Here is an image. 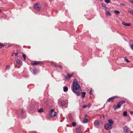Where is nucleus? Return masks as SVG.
Returning <instances> with one entry per match:
<instances>
[{
    "instance_id": "obj_1",
    "label": "nucleus",
    "mask_w": 133,
    "mask_h": 133,
    "mask_svg": "<svg viewBox=\"0 0 133 133\" xmlns=\"http://www.w3.org/2000/svg\"><path fill=\"white\" fill-rule=\"evenodd\" d=\"M72 88V90L74 92L79 96L81 93L82 90L80 87L78 83V81L76 79L74 80L73 82Z\"/></svg>"
},
{
    "instance_id": "obj_2",
    "label": "nucleus",
    "mask_w": 133,
    "mask_h": 133,
    "mask_svg": "<svg viewBox=\"0 0 133 133\" xmlns=\"http://www.w3.org/2000/svg\"><path fill=\"white\" fill-rule=\"evenodd\" d=\"M84 130L83 127L79 126L76 128L75 129V131L77 133H81Z\"/></svg>"
},
{
    "instance_id": "obj_3",
    "label": "nucleus",
    "mask_w": 133,
    "mask_h": 133,
    "mask_svg": "<svg viewBox=\"0 0 133 133\" xmlns=\"http://www.w3.org/2000/svg\"><path fill=\"white\" fill-rule=\"evenodd\" d=\"M73 75L74 74H69L68 73L66 75H65V79L67 81L70 80L71 78Z\"/></svg>"
},
{
    "instance_id": "obj_4",
    "label": "nucleus",
    "mask_w": 133,
    "mask_h": 133,
    "mask_svg": "<svg viewBox=\"0 0 133 133\" xmlns=\"http://www.w3.org/2000/svg\"><path fill=\"white\" fill-rule=\"evenodd\" d=\"M112 126L108 123L105 124L104 125L105 129L107 130L111 129L112 128Z\"/></svg>"
},
{
    "instance_id": "obj_5",
    "label": "nucleus",
    "mask_w": 133,
    "mask_h": 133,
    "mask_svg": "<svg viewBox=\"0 0 133 133\" xmlns=\"http://www.w3.org/2000/svg\"><path fill=\"white\" fill-rule=\"evenodd\" d=\"M54 109H52L50 110V115L52 117L55 116L56 115V112L54 111Z\"/></svg>"
},
{
    "instance_id": "obj_6",
    "label": "nucleus",
    "mask_w": 133,
    "mask_h": 133,
    "mask_svg": "<svg viewBox=\"0 0 133 133\" xmlns=\"http://www.w3.org/2000/svg\"><path fill=\"white\" fill-rule=\"evenodd\" d=\"M32 65H35L38 64H43V62L42 61H36L35 62H32L31 63Z\"/></svg>"
},
{
    "instance_id": "obj_7",
    "label": "nucleus",
    "mask_w": 133,
    "mask_h": 133,
    "mask_svg": "<svg viewBox=\"0 0 133 133\" xmlns=\"http://www.w3.org/2000/svg\"><path fill=\"white\" fill-rule=\"evenodd\" d=\"M34 8L38 10H39L40 9V5L38 3L35 4L34 6Z\"/></svg>"
},
{
    "instance_id": "obj_8",
    "label": "nucleus",
    "mask_w": 133,
    "mask_h": 133,
    "mask_svg": "<svg viewBox=\"0 0 133 133\" xmlns=\"http://www.w3.org/2000/svg\"><path fill=\"white\" fill-rule=\"evenodd\" d=\"M116 97H117L116 96H114L112 97H110L107 99V102H112Z\"/></svg>"
},
{
    "instance_id": "obj_9",
    "label": "nucleus",
    "mask_w": 133,
    "mask_h": 133,
    "mask_svg": "<svg viewBox=\"0 0 133 133\" xmlns=\"http://www.w3.org/2000/svg\"><path fill=\"white\" fill-rule=\"evenodd\" d=\"M100 124V122L99 121L96 120L94 122V125L97 128Z\"/></svg>"
},
{
    "instance_id": "obj_10",
    "label": "nucleus",
    "mask_w": 133,
    "mask_h": 133,
    "mask_svg": "<svg viewBox=\"0 0 133 133\" xmlns=\"http://www.w3.org/2000/svg\"><path fill=\"white\" fill-rule=\"evenodd\" d=\"M124 131L125 133H127L128 131H130V129L127 126H125L123 128Z\"/></svg>"
},
{
    "instance_id": "obj_11",
    "label": "nucleus",
    "mask_w": 133,
    "mask_h": 133,
    "mask_svg": "<svg viewBox=\"0 0 133 133\" xmlns=\"http://www.w3.org/2000/svg\"><path fill=\"white\" fill-rule=\"evenodd\" d=\"M16 63L18 67H19L22 65V63L21 62L20 60L19 59H17L16 61Z\"/></svg>"
},
{
    "instance_id": "obj_12",
    "label": "nucleus",
    "mask_w": 133,
    "mask_h": 133,
    "mask_svg": "<svg viewBox=\"0 0 133 133\" xmlns=\"http://www.w3.org/2000/svg\"><path fill=\"white\" fill-rule=\"evenodd\" d=\"M61 105L63 106H64L65 107H67V105L65 103V102L63 101H61Z\"/></svg>"
},
{
    "instance_id": "obj_13",
    "label": "nucleus",
    "mask_w": 133,
    "mask_h": 133,
    "mask_svg": "<svg viewBox=\"0 0 133 133\" xmlns=\"http://www.w3.org/2000/svg\"><path fill=\"white\" fill-rule=\"evenodd\" d=\"M121 106V104H120V102H119L116 107H114V106L113 107L114 108V110H115L116 109H119L120 108Z\"/></svg>"
},
{
    "instance_id": "obj_14",
    "label": "nucleus",
    "mask_w": 133,
    "mask_h": 133,
    "mask_svg": "<svg viewBox=\"0 0 133 133\" xmlns=\"http://www.w3.org/2000/svg\"><path fill=\"white\" fill-rule=\"evenodd\" d=\"M122 24L124 26H130L131 24L130 23H126L124 22H122Z\"/></svg>"
},
{
    "instance_id": "obj_15",
    "label": "nucleus",
    "mask_w": 133,
    "mask_h": 133,
    "mask_svg": "<svg viewBox=\"0 0 133 133\" xmlns=\"http://www.w3.org/2000/svg\"><path fill=\"white\" fill-rule=\"evenodd\" d=\"M108 121L109 123L110 124H109L111 125L112 126L114 123V122L112 120V119H109L108 120Z\"/></svg>"
},
{
    "instance_id": "obj_16",
    "label": "nucleus",
    "mask_w": 133,
    "mask_h": 133,
    "mask_svg": "<svg viewBox=\"0 0 133 133\" xmlns=\"http://www.w3.org/2000/svg\"><path fill=\"white\" fill-rule=\"evenodd\" d=\"M89 121V120L87 118H83V122L84 123H87Z\"/></svg>"
},
{
    "instance_id": "obj_17",
    "label": "nucleus",
    "mask_w": 133,
    "mask_h": 133,
    "mask_svg": "<svg viewBox=\"0 0 133 133\" xmlns=\"http://www.w3.org/2000/svg\"><path fill=\"white\" fill-rule=\"evenodd\" d=\"M86 94V93L85 92H83L82 94V97L84 98L85 97V95Z\"/></svg>"
},
{
    "instance_id": "obj_18",
    "label": "nucleus",
    "mask_w": 133,
    "mask_h": 133,
    "mask_svg": "<svg viewBox=\"0 0 133 133\" xmlns=\"http://www.w3.org/2000/svg\"><path fill=\"white\" fill-rule=\"evenodd\" d=\"M68 90V88L67 87H65L63 88V91L65 92H67Z\"/></svg>"
},
{
    "instance_id": "obj_19",
    "label": "nucleus",
    "mask_w": 133,
    "mask_h": 133,
    "mask_svg": "<svg viewBox=\"0 0 133 133\" xmlns=\"http://www.w3.org/2000/svg\"><path fill=\"white\" fill-rule=\"evenodd\" d=\"M32 70L34 74H36L37 73V70L36 69H35V68H34L33 69H32Z\"/></svg>"
},
{
    "instance_id": "obj_20",
    "label": "nucleus",
    "mask_w": 133,
    "mask_h": 133,
    "mask_svg": "<svg viewBox=\"0 0 133 133\" xmlns=\"http://www.w3.org/2000/svg\"><path fill=\"white\" fill-rule=\"evenodd\" d=\"M106 15L107 16H111V14L109 12H106Z\"/></svg>"
},
{
    "instance_id": "obj_21",
    "label": "nucleus",
    "mask_w": 133,
    "mask_h": 133,
    "mask_svg": "<svg viewBox=\"0 0 133 133\" xmlns=\"http://www.w3.org/2000/svg\"><path fill=\"white\" fill-rule=\"evenodd\" d=\"M102 6L104 7L105 9V10H107V8L105 4L104 3H102Z\"/></svg>"
},
{
    "instance_id": "obj_22",
    "label": "nucleus",
    "mask_w": 133,
    "mask_h": 133,
    "mask_svg": "<svg viewBox=\"0 0 133 133\" xmlns=\"http://www.w3.org/2000/svg\"><path fill=\"white\" fill-rule=\"evenodd\" d=\"M43 109L42 108H41L39 110H38V112H42L43 111Z\"/></svg>"
},
{
    "instance_id": "obj_23",
    "label": "nucleus",
    "mask_w": 133,
    "mask_h": 133,
    "mask_svg": "<svg viewBox=\"0 0 133 133\" xmlns=\"http://www.w3.org/2000/svg\"><path fill=\"white\" fill-rule=\"evenodd\" d=\"M119 102H120L121 105L125 104V101L124 100H123L121 101H120Z\"/></svg>"
},
{
    "instance_id": "obj_24",
    "label": "nucleus",
    "mask_w": 133,
    "mask_h": 133,
    "mask_svg": "<svg viewBox=\"0 0 133 133\" xmlns=\"http://www.w3.org/2000/svg\"><path fill=\"white\" fill-rule=\"evenodd\" d=\"M53 65L56 67H57L58 66H59L60 68H62V65L59 66L58 65H56V64H55V63H54L53 64Z\"/></svg>"
},
{
    "instance_id": "obj_25",
    "label": "nucleus",
    "mask_w": 133,
    "mask_h": 133,
    "mask_svg": "<svg viewBox=\"0 0 133 133\" xmlns=\"http://www.w3.org/2000/svg\"><path fill=\"white\" fill-rule=\"evenodd\" d=\"M114 12L115 14H119L120 12L118 10H115L114 11Z\"/></svg>"
},
{
    "instance_id": "obj_26",
    "label": "nucleus",
    "mask_w": 133,
    "mask_h": 133,
    "mask_svg": "<svg viewBox=\"0 0 133 133\" xmlns=\"http://www.w3.org/2000/svg\"><path fill=\"white\" fill-rule=\"evenodd\" d=\"M127 111H125L123 113V115L124 116H127Z\"/></svg>"
},
{
    "instance_id": "obj_27",
    "label": "nucleus",
    "mask_w": 133,
    "mask_h": 133,
    "mask_svg": "<svg viewBox=\"0 0 133 133\" xmlns=\"http://www.w3.org/2000/svg\"><path fill=\"white\" fill-rule=\"evenodd\" d=\"M22 57L24 58V61H25L26 60V55L24 54H23Z\"/></svg>"
},
{
    "instance_id": "obj_28",
    "label": "nucleus",
    "mask_w": 133,
    "mask_h": 133,
    "mask_svg": "<svg viewBox=\"0 0 133 133\" xmlns=\"http://www.w3.org/2000/svg\"><path fill=\"white\" fill-rule=\"evenodd\" d=\"M124 60L127 63L129 62V61L126 58H124Z\"/></svg>"
},
{
    "instance_id": "obj_29",
    "label": "nucleus",
    "mask_w": 133,
    "mask_h": 133,
    "mask_svg": "<svg viewBox=\"0 0 133 133\" xmlns=\"http://www.w3.org/2000/svg\"><path fill=\"white\" fill-rule=\"evenodd\" d=\"M10 66L9 65H7L6 66L5 69L6 70H8L9 69Z\"/></svg>"
},
{
    "instance_id": "obj_30",
    "label": "nucleus",
    "mask_w": 133,
    "mask_h": 133,
    "mask_svg": "<svg viewBox=\"0 0 133 133\" xmlns=\"http://www.w3.org/2000/svg\"><path fill=\"white\" fill-rule=\"evenodd\" d=\"M104 1L107 3H109L110 2V0H104Z\"/></svg>"
},
{
    "instance_id": "obj_31",
    "label": "nucleus",
    "mask_w": 133,
    "mask_h": 133,
    "mask_svg": "<svg viewBox=\"0 0 133 133\" xmlns=\"http://www.w3.org/2000/svg\"><path fill=\"white\" fill-rule=\"evenodd\" d=\"M72 125L73 126L75 127L76 125V123L75 122H73L72 123Z\"/></svg>"
},
{
    "instance_id": "obj_32",
    "label": "nucleus",
    "mask_w": 133,
    "mask_h": 133,
    "mask_svg": "<svg viewBox=\"0 0 133 133\" xmlns=\"http://www.w3.org/2000/svg\"><path fill=\"white\" fill-rule=\"evenodd\" d=\"M4 45L3 44L0 43V47L1 48L2 47L4 46Z\"/></svg>"
},
{
    "instance_id": "obj_33",
    "label": "nucleus",
    "mask_w": 133,
    "mask_h": 133,
    "mask_svg": "<svg viewBox=\"0 0 133 133\" xmlns=\"http://www.w3.org/2000/svg\"><path fill=\"white\" fill-rule=\"evenodd\" d=\"M129 12L130 14L133 15V11L132 10H130L129 11Z\"/></svg>"
},
{
    "instance_id": "obj_34",
    "label": "nucleus",
    "mask_w": 133,
    "mask_h": 133,
    "mask_svg": "<svg viewBox=\"0 0 133 133\" xmlns=\"http://www.w3.org/2000/svg\"><path fill=\"white\" fill-rule=\"evenodd\" d=\"M130 47L131 49L133 50V44L131 45Z\"/></svg>"
},
{
    "instance_id": "obj_35",
    "label": "nucleus",
    "mask_w": 133,
    "mask_h": 133,
    "mask_svg": "<svg viewBox=\"0 0 133 133\" xmlns=\"http://www.w3.org/2000/svg\"><path fill=\"white\" fill-rule=\"evenodd\" d=\"M87 105H84L83 106V108H85L86 107H87Z\"/></svg>"
},
{
    "instance_id": "obj_36",
    "label": "nucleus",
    "mask_w": 133,
    "mask_h": 133,
    "mask_svg": "<svg viewBox=\"0 0 133 133\" xmlns=\"http://www.w3.org/2000/svg\"><path fill=\"white\" fill-rule=\"evenodd\" d=\"M15 56H17L18 54V52L15 53Z\"/></svg>"
},
{
    "instance_id": "obj_37",
    "label": "nucleus",
    "mask_w": 133,
    "mask_h": 133,
    "mask_svg": "<svg viewBox=\"0 0 133 133\" xmlns=\"http://www.w3.org/2000/svg\"><path fill=\"white\" fill-rule=\"evenodd\" d=\"M21 112L22 114H23L24 113V111H23V109H22L21 110Z\"/></svg>"
},
{
    "instance_id": "obj_38",
    "label": "nucleus",
    "mask_w": 133,
    "mask_h": 133,
    "mask_svg": "<svg viewBox=\"0 0 133 133\" xmlns=\"http://www.w3.org/2000/svg\"><path fill=\"white\" fill-rule=\"evenodd\" d=\"M92 91H91V90L89 92V94L90 95H92Z\"/></svg>"
},
{
    "instance_id": "obj_39",
    "label": "nucleus",
    "mask_w": 133,
    "mask_h": 133,
    "mask_svg": "<svg viewBox=\"0 0 133 133\" xmlns=\"http://www.w3.org/2000/svg\"><path fill=\"white\" fill-rule=\"evenodd\" d=\"M87 107H90V104H89V103L88 104H87Z\"/></svg>"
},
{
    "instance_id": "obj_40",
    "label": "nucleus",
    "mask_w": 133,
    "mask_h": 133,
    "mask_svg": "<svg viewBox=\"0 0 133 133\" xmlns=\"http://www.w3.org/2000/svg\"><path fill=\"white\" fill-rule=\"evenodd\" d=\"M87 114H86L84 115V117L85 118L86 117H87Z\"/></svg>"
},
{
    "instance_id": "obj_41",
    "label": "nucleus",
    "mask_w": 133,
    "mask_h": 133,
    "mask_svg": "<svg viewBox=\"0 0 133 133\" xmlns=\"http://www.w3.org/2000/svg\"><path fill=\"white\" fill-rule=\"evenodd\" d=\"M129 2H130L131 3L133 4V1H129Z\"/></svg>"
},
{
    "instance_id": "obj_42",
    "label": "nucleus",
    "mask_w": 133,
    "mask_h": 133,
    "mask_svg": "<svg viewBox=\"0 0 133 133\" xmlns=\"http://www.w3.org/2000/svg\"><path fill=\"white\" fill-rule=\"evenodd\" d=\"M130 113L131 114H133V111H130Z\"/></svg>"
},
{
    "instance_id": "obj_43",
    "label": "nucleus",
    "mask_w": 133,
    "mask_h": 133,
    "mask_svg": "<svg viewBox=\"0 0 133 133\" xmlns=\"http://www.w3.org/2000/svg\"><path fill=\"white\" fill-rule=\"evenodd\" d=\"M121 5H124V4H122V3H121Z\"/></svg>"
},
{
    "instance_id": "obj_44",
    "label": "nucleus",
    "mask_w": 133,
    "mask_h": 133,
    "mask_svg": "<svg viewBox=\"0 0 133 133\" xmlns=\"http://www.w3.org/2000/svg\"><path fill=\"white\" fill-rule=\"evenodd\" d=\"M10 46V45H9L8 46V47H9Z\"/></svg>"
},
{
    "instance_id": "obj_45",
    "label": "nucleus",
    "mask_w": 133,
    "mask_h": 133,
    "mask_svg": "<svg viewBox=\"0 0 133 133\" xmlns=\"http://www.w3.org/2000/svg\"><path fill=\"white\" fill-rule=\"evenodd\" d=\"M102 0H100V1H102Z\"/></svg>"
},
{
    "instance_id": "obj_46",
    "label": "nucleus",
    "mask_w": 133,
    "mask_h": 133,
    "mask_svg": "<svg viewBox=\"0 0 133 133\" xmlns=\"http://www.w3.org/2000/svg\"><path fill=\"white\" fill-rule=\"evenodd\" d=\"M48 85V87H49V85Z\"/></svg>"
},
{
    "instance_id": "obj_47",
    "label": "nucleus",
    "mask_w": 133,
    "mask_h": 133,
    "mask_svg": "<svg viewBox=\"0 0 133 133\" xmlns=\"http://www.w3.org/2000/svg\"><path fill=\"white\" fill-rule=\"evenodd\" d=\"M1 12V10H0V12Z\"/></svg>"
}]
</instances>
